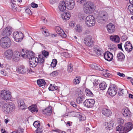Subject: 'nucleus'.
I'll use <instances>...</instances> for the list:
<instances>
[{
	"mask_svg": "<svg viewBox=\"0 0 133 133\" xmlns=\"http://www.w3.org/2000/svg\"><path fill=\"white\" fill-rule=\"evenodd\" d=\"M21 54L22 56L24 58H28L29 59L30 65L32 68L36 67L38 63H42L43 61L42 55H38V58H35L34 53L30 51L22 50L21 52Z\"/></svg>",
	"mask_w": 133,
	"mask_h": 133,
	"instance_id": "nucleus-1",
	"label": "nucleus"
},
{
	"mask_svg": "<svg viewBox=\"0 0 133 133\" xmlns=\"http://www.w3.org/2000/svg\"><path fill=\"white\" fill-rule=\"evenodd\" d=\"M77 2L80 4H84V11L85 13L87 14L93 13L96 9V6L93 2H88L85 3V0H77Z\"/></svg>",
	"mask_w": 133,
	"mask_h": 133,
	"instance_id": "nucleus-2",
	"label": "nucleus"
},
{
	"mask_svg": "<svg viewBox=\"0 0 133 133\" xmlns=\"http://www.w3.org/2000/svg\"><path fill=\"white\" fill-rule=\"evenodd\" d=\"M3 101L0 102V106H2V110L4 113L8 114L13 111L15 109V106L14 104L11 102L6 103H4Z\"/></svg>",
	"mask_w": 133,
	"mask_h": 133,
	"instance_id": "nucleus-3",
	"label": "nucleus"
},
{
	"mask_svg": "<svg viewBox=\"0 0 133 133\" xmlns=\"http://www.w3.org/2000/svg\"><path fill=\"white\" fill-rule=\"evenodd\" d=\"M11 43L10 39L8 37H2L0 40V45L4 49L9 48L11 45Z\"/></svg>",
	"mask_w": 133,
	"mask_h": 133,
	"instance_id": "nucleus-4",
	"label": "nucleus"
},
{
	"mask_svg": "<svg viewBox=\"0 0 133 133\" xmlns=\"http://www.w3.org/2000/svg\"><path fill=\"white\" fill-rule=\"evenodd\" d=\"M108 18L107 12L104 11L101 12L99 15L96 18V20L98 23L101 24L105 23Z\"/></svg>",
	"mask_w": 133,
	"mask_h": 133,
	"instance_id": "nucleus-5",
	"label": "nucleus"
},
{
	"mask_svg": "<svg viewBox=\"0 0 133 133\" xmlns=\"http://www.w3.org/2000/svg\"><path fill=\"white\" fill-rule=\"evenodd\" d=\"M85 23L88 27H92L95 24V21L94 16L91 15L88 16L85 18Z\"/></svg>",
	"mask_w": 133,
	"mask_h": 133,
	"instance_id": "nucleus-6",
	"label": "nucleus"
},
{
	"mask_svg": "<svg viewBox=\"0 0 133 133\" xmlns=\"http://www.w3.org/2000/svg\"><path fill=\"white\" fill-rule=\"evenodd\" d=\"M0 96L2 99L5 101L9 100L11 97V94L10 92L5 90L1 91Z\"/></svg>",
	"mask_w": 133,
	"mask_h": 133,
	"instance_id": "nucleus-7",
	"label": "nucleus"
},
{
	"mask_svg": "<svg viewBox=\"0 0 133 133\" xmlns=\"http://www.w3.org/2000/svg\"><path fill=\"white\" fill-rule=\"evenodd\" d=\"M84 43L85 45L89 47H91L94 45V41L91 36L87 35L84 38Z\"/></svg>",
	"mask_w": 133,
	"mask_h": 133,
	"instance_id": "nucleus-8",
	"label": "nucleus"
},
{
	"mask_svg": "<svg viewBox=\"0 0 133 133\" xmlns=\"http://www.w3.org/2000/svg\"><path fill=\"white\" fill-rule=\"evenodd\" d=\"M13 37L15 41L19 42L23 39V35L21 32H16L13 33Z\"/></svg>",
	"mask_w": 133,
	"mask_h": 133,
	"instance_id": "nucleus-9",
	"label": "nucleus"
},
{
	"mask_svg": "<svg viewBox=\"0 0 133 133\" xmlns=\"http://www.w3.org/2000/svg\"><path fill=\"white\" fill-rule=\"evenodd\" d=\"M117 89L115 85H111L108 90V92L109 95L111 96H114L116 94Z\"/></svg>",
	"mask_w": 133,
	"mask_h": 133,
	"instance_id": "nucleus-10",
	"label": "nucleus"
},
{
	"mask_svg": "<svg viewBox=\"0 0 133 133\" xmlns=\"http://www.w3.org/2000/svg\"><path fill=\"white\" fill-rule=\"evenodd\" d=\"M95 101L93 99H87L83 102L84 105L88 108H92L94 106Z\"/></svg>",
	"mask_w": 133,
	"mask_h": 133,
	"instance_id": "nucleus-11",
	"label": "nucleus"
},
{
	"mask_svg": "<svg viewBox=\"0 0 133 133\" xmlns=\"http://www.w3.org/2000/svg\"><path fill=\"white\" fill-rule=\"evenodd\" d=\"M65 3L68 10H71L74 8L75 4L74 0H66Z\"/></svg>",
	"mask_w": 133,
	"mask_h": 133,
	"instance_id": "nucleus-12",
	"label": "nucleus"
},
{
	"mask_svg": "<svg viewBox=\"0 0 133 133\" xmlns=\"http://www.w3.org/2000/svg\"><path fill=\"white\" fill-rule=\"evenodd\" d=\"M11 28L10 27H6L3 29L2 35L3 36H9L11 35Z\"/></svg>",
	"mask_w": 133,
	"mask_h": 133,
	"instance_id": "nucleus-13",
	"label": "nucleus"
},
{
	"mask_svg": "<svg viewBox=\"0 0 133 133\" xmlns=\"http://www.w3.org/2000/svg\"><path fill=\"white\" fill-rule=\"evenodd\" d=\"M107 31L109 34L113 33L115 31V26L112 23L108 24L106 26Z\"/></svg>",
	"mask_w": 133,
	"mask_h": 133,
	"instance_id": "nucleus-14",
	"label": "nucleus"
},
{
	"mask_svg": "<svg viewBox=\"0 0 133 133\" xmlns=\"http://www.w3.org/2000/svg\"><path fill=\"white\" fill-rule=\"evenodd\" d=\"M56 32L62 38H65L66 37V35L63 30L59 26H56L55 28Z\"/></svg>",
	"mask_w": 133,
	"mask_h": 133,
	"instance_id": "nucleus-15",
	"label": "nucleus"
},
{
	"mask_svg": "<svg viewBox=\"0 0 133 133\" xmlns=\"http://www.w3.org/2000/svg\"><path fill=\"white\" fill-rule=\"evenodd\" d=\"M103 56L105 60L108 61H111L113 58L112 54L109 51L105 52L104 53Z\"/></svg>",
	"mask_w": 133,
	"mask_h": 133,
	"instance_id": "nucleus-16",
	"label": "nucleus"
},
{
	"mask_svg": "<svg viewBox=\"0 0 133 133\" xmlns=\"http://www.w3.org/2000/svg\"><path fill=\"white\" fill-rule=\"evenodd\" d=\"M22 56L21 53L18 52V51H15L14 53L12 58V60L14 61L17 62L19 59Z\"/></svg>",
	"mask_w": 133,
	"mask_h": 133,
	"instance_id": "nucleus-17",
	"label": "nucleus"
},
{
	"mask_svg": "<svg viewBox=\"0 0 133 133\" xmlns=\"http://www.w3.org/2000/svg\"><path fill=\"white\" fill-rule=\"evenodd\" d=\"M13 54V51L9 49L5 52L4 55L7 59H10L12 58Z\"/></svg>",
	"mask_w": 133,
	"mask_h": 133,
	"instance_id": "nucleus-18",
	"label": "nucleus"
},
{
	"mask_svg": "<svg viewBox=\"0 0 133 133\" xmlns=\"http://www.w3.org/2000/svg\"><path fill=\"white\" fill-rule=\"evenodd\" d=\"M124 48L126 51L130 52L132 50L133 47L130 42H129L127 41L125 43Z\"/></svg>",
	"mask_w": 133,
	"mask_h": 133,
	"instance_id": "nucleus-19",
	"label": "nucleus"
},
{
	"mask_svg": "<svg viewBox=\"0 0 133 133\" xmlns=\"http://www.w3.org/2000/svg\"><path fill=\"white\" fill-rule=\"evenodd\" d=\"M58 8L61 11H64L67 8L65 2L64 1L61 2L59 5Z\"/></svg>",
	"mask_w": 133,
	"mask_h": 133,
	"instance_id": "nucleus-20",
	"label": "nucleus"
},
{
	"mask_svg": "<svg viewBox=\"0 0 133 133\" xmlns=\"http://www.w3.org/2000/svg\"><path fill=\"white\" fill-rule=\"evenodd\" d=\"M52 112V109L51 107H49L42 110L43 113L47 116L51 115Z\"/></svg>",
	"mask_w": 133,
	"mask_h": 133,
	"instance_id": "nucleus-21",
	"label": "nucleus"
},
{
	"mask_svg": "<svg viewBox=\"0 0 133 133\" xmlns=\"http://www.w3.org/2000/svg\"><path fill=\"white\" fill-rule=\"evenodd\" d=\"M124 128L125 131L127 132L131 130L133 128L132 124L130 122H128L126 123Z\"/></svg>",
	"mask_w": 133,
	"mask_h": 133,
	"instance_id": "nucleus-22",
	"label": "nucleus"
},
{
	"mask_svg": "<svg viewBox=\"0 0 133 133\" xmlns=\"http://www.w3.org/2000/svg\"><path fill=\"white\" fill-rule=\"evenodd\" d=\"M102 113L104 115L107 117L110 116L111 114V110L109 109L106 108L103 109Z\"/></svg>",
	"mask_w": 133,
	"mask_h": 133,
	"instance_id": "nucleus-23",
	"label": "nucleus"
},
{
	"mask_svg": "<svg viewBox=\"0 0 133 133\" xmlns=\"http://www.w3.org/2000/svg\"><path fill=\"white\" fill-rule=\"evenodd\" d=\"M27 70V68H25L23 65H22L18 67L17 70L20 73L24 74L26 73Z\"/></svg>",
	"mask_w": 133,
	"mask_h": 133,
	"instance_id": "nucleus-24",
	"label": "nucleus"
},
{
	"mask_svg": "<svg viewBox=\"0 0 133 133\" xmlns=\"http://www.w3.org/2000/svg\"><path fill=\"white\" fill-rule=\"evenodd\" d=\"M110 38L111 40L115 42L119 43L120 42L119 38L117 35H111L110 37Z\"/></svg>",
	"mask_w": 133,
	"mask_h": 133,
	"instance_id": "nucleus-25",
	"label": "nucleus"
},
{
	"mask_svg": "<svg viewBox=\"0 0 133 133\" xmlns=\"http://www.w3.org/2000/svg\"><path fill=\"white\" fill-rule=\"evenodd\" d=\"M90 66L92 68L96 70L101 71L104 70L101 67L95 63L90 64Z\"/></svg>",
	"mask_w": 133,
	"mask_h": 133,
	"instance_id": "nucleus-26",
	"label": "nucleus"
},
{
	"mask_svg": "<svg viewBox=\"0 0 133 133\" xmlns=\"http://www.w3.org/2000/svg\"><path fill=\"white\" fill-rule=\"evenodd\" d=\"M70 12H67L66 13H64L62 14V18L65 20H69L70 17Z\"/></svg>",
	"mask_w": 133,
	"mask_h": 133,
	"instance_id": "nucleus-27",
	"label": "nucleus"
},
{
	"mask_svg": "<svg viewBox=\"0 0 133 133\" xmlns=\"http://www.w3.org/2000/svg\"><path fill=\"white\" fill-rule=\"evenodd\" d=\"M18 104L20 109L23 110L26 109V107L23 101L21 100L18 101Z\"/></svg>",
	"mask_w": 133,
	"mask_h": 133,
	"instance_id": "nucleus-28",
	"label": "nucleus"
},
{
	"mask_svg": "<svg viewBox=\"0 0 133 133\" xmlns=\"http://www.w3.org/2000/svg\"><path fill=\"white\" fill-rule=\"evenodd\" d=\"M122 112L123 116L126 117L129 116L131 114V112L127 108L123 109Z\"/></svg>",
	"mask_w": 133,
	"mask_h": 133,
	"instance_id": "nucleus-29",
	"label": "nucleus"
},
{
	"mask_svg": "<svg viewBox=\"0 0 133 133\" xmlns=\"http://www.w3.org/2000/svg\"><path fill=\"white\" fill-rule=\"evenodd\" d=\"M28 109L32 113L37 112L38 110L36 105H32L28 107Z\"/></svg>",
	"mask_w": 133,
	"mask_h": 133,
	"instance_id": "nucleus-30",
	"label": "nucleus"
},
{
	"mask_svg": "<svg viewBox=\"0 0 133 133\" xmlns=\"http://www.w3.org/2000/svg\"><path fill=\"white\" fill-rule=\"evenodd\" d=\"M125 58L124 55L122 52L118 54L117 56V59L118 61H122Z\"/></svg>",
	"mask_w": 133,
	"mask_h": 133,
	"instance_id": "nucleus-31",
	"label": "nucleus"
},
{
	"mask_svg": "<svg viewBox=\"0 0 133 133\" xmlns=\"http://www.w3.org/2000/svg\"><path fill=\"white\" fill-rule=\"evenodd\" d=\"M114 123L112 121H110L108 123H106L105 126L106 127V128L107 130H110L112 128Z\"/></svg>",
	"mask_w": 133,
	"mask_h": 133,
	"instance_id": "nucleus-32",
	"label": "nucleus"
},
{
	"mask_svg": "<svg viewBox=\"0 0 133 133\" xmlns=\"http://www.w3.org/2000/svg\"><path fill=\"white\" fill-rule=\"evenodd\" d=\"M42 55L43 56V58L42 59H43V61L42 63H39L40 64H43L44 62V59H45V57H47L49 55V53L45 50H43L42 51V54H40L39 55Z\"/></svg>",
	"mask_w": 133,
	"mask_h": 133,
	"instance_id": "nucleus-33",
	"label": "nucleus"
},
{
	"mask_svg": "<svg viewBox=\"0 0 133 133\" xmlns=\"http://www.w3.org/2000/svg\"><path fill=\"white\" fill-rule=\"evenodd\" d=\"M124 129V127H123L121 125H119L116 128V131H119V133H126Z\"/></svg>",
	"mask_w": 133,
	"mask_h": 133,
	"instance_id": "nucleus-34",
	"label": "nucleus"
},
{
	"mask_svg": "<svg viewBox=\"0 0 133 133\" xmlns=\"http://www.w3.org/2000/svg\"><path fill=\"white\" fill-rule=\"evenodd\" d=\"M98 56H102V55H104L102 51L103 50L101 48H96L94 50Z\"/></svg>",
	"mask_w": 133,
	"mask_h": 133,
	"instance_id": "nucleus-35",
	"label": "nucleus"
},
{
	"mask_svg": "<svg viewBox=\"0 0 133 133\" xmlns=\"http://www.w3.org/2000/svg\"><path fill=\"white\" fill-rule=\"evenodd\" d=\"M107 84L105 82H103L99 84V88L101 90H104L105 89L107 86Z\"/></svg>",
	"mask_w": 133,
	"mask_h": 133,
	"instance_id": "nucleus-36",
	"label": "nucleus"
},
{
	"mask_svg": "<svg viewBox=\"0 0 133 133\" xmlns=\"http://www.w3.org/2000/svg\"><path fill=\"white\" fill-rule=\"evenodd\" d=\"M37 83L39 87H41L44 85L45 83V82L44 79H39L37 81Z\"/></svg>",
	"mask_w": 133,
	"mask_h": 133,
	"instance_id": "nucleus-37",
	"label": "nucleus"
},
{
	"mask_svg": "<svg viewBox=\"0 0 133 133\" xmlns=\"http://www.w3.org/2000/svg\"><path fill=\"white\" fill-rule=\"evenodd\" d=\"M41 29L43 34L44 36L47 37L49 35V33L48 32V30L45 28L42 27Z\"/></svg>",
	"mask_w": 133,
	"mask_h": 133,
	"instance_id": "nucleus-38",
	"label": "nucleus"
},
{
	"mask_svg": "<svg viewBox=\"0 0 133 133\" xmlns=\"http://www.w3.org/2000/svg\"><path fill=\"white\" fill-rule=\"evenodd\" d=\"M82 93V92L80 89L77 88L76 89L75 93L77 96H78V97L82 96L81 95Z\"/></svg>",
	"mask_w": 133,
	"mask_h": 133,
	"instance_id": "nucleus-39",
	"label": "nucleus"
},
{
	"mask_svg": "<svg viewBox=\"0 0 133 133\" xmlns=\"http://www.w3.org/2000/svg\"><path fill=\"white\" fill-rule=\"evenodd\" d=\"M71 114L74 117H79L81 118V120H82L83 121V120L84 119H83V120L81 118L82 117V116L81 115H80L79 114V113L78 112H71Z\"/></svg>",
	"mask_w": 133,
	"mask_h": 133,
	"instance_id": "nucleus-40",
	"label": "nucleus"
},
{
	"mask_svg": "<svg viewBox=\"0 0 133 133\" xmlns=\"http://www.w3.org/2000/svg\"><path fill=\"white\" fill-rule=\"evenodd\" d=\"M76 100L78 104H80L84 101L83 98L82 96L78 97Z\"/></svg>",
	"mask_w": 133,
	"mask_h": 133,
	"instance_id": "nucleus-41",
	"label": "nucleus"
},
{
	"mask_svg": "<svg viewBox=\"0 0 133 133\" xmlns=\"http://www.w3.org/2000/svg\"><path fill=\"white\" fill-rule=\"evenodd\" d=\"M86 95L92 97L93 96V94L92 92L89 89H86L85 91Z\"/></svg>",
	"mask_w": 133,
	"mask_h": 133,
	"instance_id": "nucleus-42",
	"label": "nucleus"
},
{
	"mask_svg": "<svg viewBox=\"0 0 133 133\" xmlns=\"http://www.w3.org/2000/svg\"><path fill=\"white\" fill-rule=\"evenodd\" d=\"M73 65L71 63L68 64V65L67 71L69 72H71L73 70Z\"/></svg>",
	"mask_w": 133,
	"mask_h": 133,
	"instance_id": "nucleus-43",
	"label": "nucleus"
},
{
	"mask_svg": "<svg viewBox=\"0 0 133 133\" xmlns=\"http://www.w3.org/2000/svg\"><path fill=\"white\" fill-rule=\"evenodd\" d=\"M81 79L79 77H76L73 81V83L75 84H77L79 83Z\"/></svg>",
	"mask_w": 133,
	"mask_h": 133,
	"instance_id": "nucleus-44",
	"label": "nucleus"
},
{
	"mask_svg": "<svg viewBox=\"0 0 133 133\" xmlns=\"http://www.w3.org/2000/svg\"><path fill=\"white\" fill-rule=\"evenodd\" d=\"M57 63V60L54 59L53 60L51 64V66L52 67L54 68L56 66Z\"/></svg>",
	"mask_w": 133,
	"mask_h": 133,
	"instance_id": "nucleus-45",
	"label": "nucleus"
},
{
	"mask_svg": "<svg viewBox=\"0 0 133 133\" xmlns=\"http://www.w3.org/2000/svg\"><path fill=\"white\" fill-rule=\"evenodd\" d=\"M76 31L80 32L82 31L81 27L78 25H77L75 28Z\"/></svg>",
	"mask_w": 133,
	"mask_h": 133,
	"instance_id": "nucleus-46",
	"label": "nucleus"
},
{
	"mask_svg": "<svg viewBox=\"0 0 133 133\" xmlns=\"http://www.w3.org/2000/svg\"><path fill=\"white\" fill-rule=\"evenodd\" d=\"M128 10L130 11V14L133 15V5H129L128 6Z\"/></svg>",
	"mask_w": 133,
	"mask_h": 133,
	"instance_id": "nucleus-47",
	"label": "nucleus"
},
{
	"mask_svg": "<svg viewBox=\"0 0 133 133\" xmlns=\"http://www.w3.org/2000/svg\"><path fill=\"white\" fill-rule=\"evenodd\" d=\"M34 126L36 128L39 127L40 126V123L38 121H35L33 124Z\"/></svg>",
	"mask_w": 133,
	"mask_h": 133,
	"instance_id": "nucleus-48",
	"label": "nucleus"
},
{
	"mask_svg": "<svg viewBox=\"0 0 133 133\" xmlns=\"http://www.w3.org/2000/svg\"><path fill=\"white\" fill-rule=\"evenodd\" d=\"M23 129L20 127H19L16 130V131L18 133H22L23 132Z\"/></svg>",
	"mask_w": 133,
	"mask_h": 133,
	"instance_id": "nucleus-49",
	"label": "nucleus"
},
{
	"mask_svg": "<svg viewBox=\"0 0 133 133\" xmlns=\"http://www.w3.org/2000/svg\"><path fill=\"white\" fill-rule=\"evenodd\" d=\"M78 18L81 20H83L85 18V16L83 14H79L78 15Z\"/></svg>",
	"mask_w": 133,
	"mask_h": 133,
	"instance_id": "nucleus-50",
	"label": "nucleus"
},
{
	"mask_svg": "<svg viewBox=\"0 0 133 133\" xmlns=\"http://www.w3.org/2000/svg\"><path fill=\"white\" fill-rule=\"evenodd\" d=\"M43 130L42 128H40L39 127L37 128L36 130V132L37 133H41L42 132Z\"/></svg>",
	"mask_w": 133,
	"mask_h": 133,
	"instance_id": "nucleus-51",
	"label": "nucleus"
},
{
	"mask_svg": "<svg viewBox=\"0 0 133 133\" xmlns=\"http://www.w3.org/2000/svg\"><path fill=\"white\" fill-rule=\"evenodd\" d=\"M31 6L33 8H35L38 7V5L37 4L34 2H32L31 4Z\"/></svg>",
	"mask_w": 133,
	"mask_h": 133,
	"instance_id": "nucleus-52",
	"label": "nucleus"
},
{
	"mask_svg": "<svg viewBox=\"0 0 133 133\" xmlns=\"http://www.w3.org/2000/svg\"><path fill=\"white\" fill-rule=\"evenodd\" d=\"M25 12L29 15H31L32 14L31 10L29 9H26L25 10Z\"/></svg>",
	"mask_w": 133,
	"mask_h": 133,
	"instance_id": "nucleus-53",
	"label": "nucleus"
},
{
	"mask_svg": "<svg viewBox=\"0 0 133 133\" xmlns=\"http://www.w3.org/2000/svg\"><path fill=\"white\" fill-rule=\"evenodd\" d=\"M119 91L118 92V94L119 96H122L123 94V89H119Z\"/></svg>",
	"mask_w": 133,
	"mask_h": 133,
	"instance_id": "nucleus-54",
	"label": "nucleus"
},
{
	"mask_svg": "<svg viewBox=\"0 0 133 133\" xmlns=\"http://www.w3.org/2000/svg\"><path fill=\"white\" fill-rule=\"evenodd\" d=\"M58 74V72L56 71H53L51 74V75L53 76V77H55V76H56Z\"/></svg>",
	"mask_w": 133,
	"mask_h": 133,
	"instance_id": "nucleus-55",
	"label": "nucleus"
},
{
	"mask_svg": "<svg viewBox=\"0 0 133 133\" xmlns=\"http://www.w3.org/2000/svg\"><path fill=\"white\" fill-rule=\"evenodd\" d=\"M54 85H52V84H50V85L48 88L49 90L51 91L54 90Z\"/></svg>",
	"mask_w": 133,
	"mask_h": 133,
	"instance_id": "nucleus-56",
	"label": "nucleus"
},
{
	"mask_svg": "<svg viewBox=\"0 0 133 133\" xmlns=\"http://www.w3.org/2000/svg\"><path fill=\"white\" fill-rule=\"evenodd\" d=\"M117 74L120 77H124L125 76V75L124 74L121 73L119 72H117Z\"/></svg>",
	"mask_w": 133,
	"mask_h": 133,
	"instance_id": "nucleus-57",
	"label": "nucleus"
},
{
	"mask_svg": "<svg viewBox=\"0 0 133 133\" xmlns=\"http://www.w3.org/2000/svg\"><path fill=\"white\" fill-rule=\"evenodd\" d=\"M90 30L89 29H87L83 32V34L85 35L88 34L90 33Z\"/></svg>",
	"mask_w": 133,
	"mask_h": 133,
	"instance_id": "nucleus-58",
	"label": "nucleus"
},
{
	"mask_svg": "<svg viewBox=\"0 0 133 133\" xmlns=\"http://www.w3.org/2000/svg\"><path fill=\"white\" fill-rule=\"evenodd\" d=\"M1 72L2 74L5 76H6L7 74V72L5 70H1Z\"/></svg>",
	"mask_w": 133,
	"mask_h": 133,
	"instance_id": "nucleus-59",
	"label": "nucleus"
},
{
	"mask_svg": "<svg viewBox=\"0 0 133 133\" xmlns=\"http://www.w3.org/2000/svg\"><path fill=\"white\" fill-rule=\"evenodd\" d=\"M57 1V0H50L49 3L51 4H53Z\"/></svg>",
	"mask_w": 133,
	"mask_h": 133,
	"instance_id": "nucleus-60",
	"label": "nucleus"
},
{
	"mask_svg": "<svg viewBox=\"0 0 133 133\" xmlns=\"http://www.w3.org/2000/svg\"><path fill=\"white\" fill-rule=\"evenodd\" d=\"M71 105L75 108H76L77 106V104L74 102H71L70 103Z\"/></svg>",
	"mask_w": 133,
	"mask_h": 133,
	"instance_id": "nucleus-61",
	"label": "nucleus"
},
{
	"mask_svg": "<svg viewBox=\"0 0 133 133\" xmlns=\"http://www.w3.org/2000/svg\"><path fill=\"white\" fill-rule=\"evenodd\" d=\"M122 43H121L120 44H118V48H119V49L123 51V50L122 48Z\"/></svg>",
	"mask_w": 133,
	"mask_h": 133,
	"instance_id": "nucleus-62",
	"label": "nucleus"
},
{
	"mask_svg": "<svg viewBox=\"0 0 133 133\" xmlns=\"http://www.w3.org/2000/svg\"><path fill=\"white\" fill-rule=\"evenodd\" d=\"M110 50L111 52L115 51L116 50V48L114 46H112L110 48Z\"/></svg>",
	"mask_w": 133,
	"mask_h": 133,
	"instance_id": "nucleus-63",
	"label": "nucleus"
},
{
	"mask_svg": "<svg viewBox=\"0 0 133 133\" xmlns=\"http://www.w3.org/2000/svg\"><path fill=\"white\" fill-rule=\"evenodd\" d=\"M124 122V120L122 119H120L119 120H118V122L119 123L120 125H121Z\"/></svg>",
	"mask_w": 133,
	"mask_h": 133,
	"instance_id": "nucleus-64",
	"label": "nucleus"
}]
</instances>
